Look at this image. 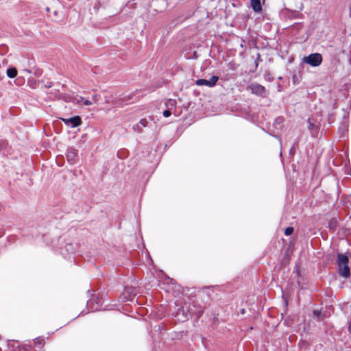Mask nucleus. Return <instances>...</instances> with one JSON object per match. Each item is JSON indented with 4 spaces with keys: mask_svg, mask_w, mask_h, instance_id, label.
Masks as SVG:
<instances>
[{
    "mask_svg": "<svg viewBox=\"0 0 351 351\" xmlns=\"http://www.w3.org/2000/svg\"><path fill=\"white\" fill-rule=\"evenodd\" d=\"M62 121L65 124L70 125L72 128L77 127L82 123V119L79 116H74L69 119H62Z\"/></svg>",
    "mask_w": 351,
    "mask_h": 351,
    "instance_id": "nucleus-7",
    "label": "nucleus"
},
{
    "mask_svg": "<svg viewBox=\"0 0 351 351\" xmlns=\"http://www.w3.org/2000/svg\"><path fill=\"white\" fill-rule=\"evenodd\" d=\"M204 311V307L196 301L184 302V304L178 310L177 315L182 313L183 321L188 320L190 317L195 316L196 319H199Z\"/></svg>",
    "mask_w": 351,
    "mask_h": 351,
    "instance_id": "nucleus-1",
    "label": "nucleus"
},
{
    "mask_svg": "<svg viewBox=\"0 0 351 351\" xmlns=\"http://www.w3.org/2000/svg\"><path fill=\"white\" fill-rule=\"evenodd\" d=\"M314 317L316 318L317 321L320 322L324 319L326 314L320 310H314L313 311Z\"/></svg>",
    "mask_w": 351,
    "mask_h": 351,
    "instance_id": "nucleus-11",
    "label": "nucleus"
},
{
    "mask_svg": "<svg viewBox=\"0 0 351 351\" xmlns=\"http://www.w3.org/2000/svg\"><path fill=\"white\" fill-rule=\"evenodd\" d=\"M219 80V77L216 75H213L210 80L205 79H199L195 82V84L197 86H206L208 87H214L217 81Z\"/></svg>",
    "mask_w": 351,
    "mask_h": 351,
    "instance_id": "nucleus-5",
    "label": "nucleus"
},
{
    "mask_svg": "<svg viewBox=\"0 0 351 351\" xmlns=\"http://www.w3.org/2000/svg\"><path fill=\"white\" fill-rule=\"evenodd\" d=\"M338 227V220L336 217L332 218L328 222V228L330 231L335 232Z\"/></svg>",
    "mask_w": 351,
    "mask_h": 351,
    "instance_id": "nucleus-10",
    "label": "nucleus"
},
{
    "mask_svg": "<svg viewBox=\"0 0 351 351\" xmlns=\"http://www.w3.org/2000/svg\"><path fill=\"white\" fill-rule=\"evenodd\" d=\"M60 98L62 99L66 102H70L72 101V97L66 94H61Z\"/></svg>",
    "mask_w": 351,
    "mask_h": 351,
    "instance_id": "nucleus-17",
    "label": "nucleus"
},
{
    "mask_svg": "<svg viewBox=\"0 0 351 351\" xmlns=\"http://www.w3.org/2000/svg\"><path fill=\"white\" fill-rule=\"evenodd\" d=\"M51 82H50V84L48 86V87H51Z\"/></svg>",
    "mask_w": 351,
    "mask_h": 351,
    "instance_id": "nucleus-33",
    "label": "nucleus"
},
{
    "mask_svg": "<svg viewBox=\"0 0 351 351\" xmlns=\"http://www.w3.org/2000/svg\"><path fill=\"white\" fill-rule=\"evenodd\" d=\"M282 120H283V118H282V117H278V118L276 119V121H280V122H281V121H282Z\"/></svg>",
    "mask_w": 351,
    "mask_h": 351,
    "instance_id": "nucleus-30",
    "label": "nucleus"
},
{
    "mask_svg": "<svg viewBox=\"0 0 351 351\" xmlns=\"http://www.w3.org/2000/svg\"><path fill=\"white\" fill-rule=\"evenodd\" d=\"M99 96L97 95H95L93 96V100L94 101V102H97L98 100H99Z\"/></svg>",
    "mask_w": 351,
    "mask_h": 351,
    "instance_id": "nucleus-26",
    "label": "nucleus"
},
{
    "mask_svg": "<svg viewBox=\"0 0 351 351\" xmlns=\"http://www.w3.org/2000/svg\"><path fill=\"white\" fill-rule=\"evenodd\" d=\"M66 159L68 162L73 165L78 160V151L74 148H69L66 154Z\"/></svg>",
    "mask_w": 351,
    "mask_h": 351,
    "instance_id": "nucleus-6",
    "label": "nucleus"
},
{
    "mask_svg": "<svg viewBox=\"0 0 351 351\" xmlns=\"http://www.w3.org/2000/svg\"><path fill=\"white\" fill-rule=\"evenodd\" d=\"M265 76H267V80L269 82L274 81V77L271 76V74L268 72L266 73Z\"/></svg>",
    "mask_w": 351,
    "mask_h": 351,
    "instance_id": "nucleus-25",
    "label": "nucleus"
},
{
    "mask_svg": "<svg viewBox=\"0 0 351 351\" xmlns=\"http://www.w3.org/2000/svg\"><path fill=\"white\" fill-rule=\"evenodd\" d=\"M131 99L130 97H123V99H119V100H117L116 102H115V104L119 106V105H121V101H129L130 99Z\"/></svg>",
    "mask_w": 351,
    "mask_h": 351,
    "instance_id": "nucleus-21",
    "label": "nucleus"
},
{
    "mask_svg": "<svg viewBox=\"0 0 351 351\" xmlns=\"http://www.w3.org/2000/svg\"><path fill=\"white\" fill-rule=\"evenodd\" d=\"M247 90H250L252 94L261 97H266L268 95V91L261 84L256 82H253L247 86Z\"/></svg>",
    "mask_w": 351,
    "mask_h": 351,
    "instance_id": "nucleus-3",
    "label": "nucleus"
},
{
    "mask_svg": "<svg viewBox=\"0 0 351 351\" xmlns=\"http://www.w3.org/2000/svg\"><path fill=\"white\" fill-rule=\"evenodd\" d=\"M34 343L36 345L43 346L45 343V339L43 337H36L34 340Z\"/></svg>",
    "mask_w": 351,
    "mask_h": 351,
    "instance_id": "nucleus-16",
    "label": "nucleus"
},
{
    "mask_svg": "<svg viewBox=\"0 0 351 351\" xmlns=\"http://www.w3.org/2000/svg\"><path fill=\"white\" fill-rule=\"evenodd\" d=\"M348 257L346 254H337V265L339 269L340 276L347 278L350 276V267L348 265Z\"/></svg>",
    "mask_w": 351,
    "mask_h": 351,
    "instance_id": "nucleus-2",
    "label": "nucleus"
},
{
    "mask_svg": "<svg viewBox=\"0 0 351 351\" xmlns=\"http://www.w3.org/2000/svg\"><path fill=\"white\" fill-rule=\"evenodd\" d=\"M322 62V56L319 53H311L303 58V62L311 65V66H317Z\"/></svg>",
    "mask_w": 351,
    "mask_h": 351,
    "instance_id": "nucleus-4",
    "label": "nucleus"
},
{
    "mask_svg": "<svg viewBox=\"0 0 351 351\" xmlns=\"http://www.w3.org/2000/svg\"><path fill=\"white\" fill-rule=\"evenodd\" d=\"M6 73L10 78H14L17 75V70L15 67H10L7 69Z\"/></svg>",
    "mask_w": 351,
    "mask_h": 351,
    "instance_id": "nucleus-12",
    "label": "nucleus"
},
{
    "mask_svg": "<svg viewBox=\"0 0 351 351\" xmlns=\"http://www.w3.org/2000/svg\"><path fill=\"white\" fill-rule=\"evenodd\" d=\"M132 129L134 132L138 133H141L143 132L142 127L139 123L134 124L132 127Z\"/></svg>",
    "mask_w": 351,
    "mask_h": 351,
    "instance_id": "nucleus-18",
    "label": "nucleus"
},
{
    "mask_svg": "<svg viewBox=\"0 0 351 351\" xmlns=\"http://www.w3.org/2000/svg\"><path fill=\"white\" fill-rule=\"evenodd\" d=\"M31 346L26 345H19L14 348V351H30Z\"/></svg>",
    "mask_w": 351,
    "mask_h": 351,
    "instance_id": "nucleus-14",
    "label": "nucleus"
},
{
    "mask_svg": "<svg viewBox=\"0 0 351 351\" xmlns=\"http://www.w3.org/2000/svg\"><path fill=\"white\" fill-rule=\"evenodd\" d=\"M8 143L6 141L2 140L0 141V149H5L7 150V148H8Z\"/></svg>",
    "mask_w": 351,
    "mask_h": 351,
    "instance_id": "nucleus-20",
    "label": "nucleus"
},
{
    "mask_svg": "<svg viewBox=\"0 0 351 351\" xmlns=\"http://www.w3.org/2000/svg\"><path fill=\"white\" fill-rule=\"evenodd\" d=\"M138 123L141 125V127H147L148 121L146 119H141Z\"/></svg>",
    "mask_w": 351,
    "mask_h": 351,
    "instance_id": "nucleus-22",
    "label": "nucleus"
},
{
    "mask_svg": "<svg viewBox=\"0 0 351 351\" xmlns=\"http://www.w3.org/2000/svg\"><path fill=\"white\" fill-rule=\"evenodd\" d=\"M293 231H294V229L293 227H291V226L287 227L285 230V234L287 236H289L293 234Z\"/></svg>",
    "mask_w": 351,
    "mask_h": 351,
    "instance_id": "nucleus-19",
    "label": "nucleus"
},
{
    "mask_svg": "<svg viewBox=\"0 0 351 351\" xmlns=\"http://www.w3.org/2000/svg\"><path fill=\"white\" fill-rule=\"evenodd\" d=\"M176 105V101L175 99H169L167 100V101L165 103V106L167 108H173L175 107Z\"/></svg>",
    "mask_w": 351,
    "mask_h": 351,
    "instance_id": "nucleus-15",
    "label": "nucleus"
},
{
    "mask_svg": "<svg viewBox=\"0 0 351 351\" xmlns=\"http://www.w3.org/2000/svg\"><path fill=\"white\" fill-rule=\"evenodd\" d=\"M251 7L255 12H261L263 10L261 0H250Z\"/></svg>",
    "mask_w": 351,
    "mask_h": 351,
    "instance_id": "nucleus-9",
    "label": "nucleus"
},
{
    "mask_svg": "<svg viewBox=\"0 0 351 351\" xmlns=\"http://www.w3.org/2000/svg\"><path fill=\"white\" fill-rule=\"evenodd\" d=\"M162 114L165 117H169L171 116V112L169 109H167V110H164Z\"/></svg>",
    "mask_w": 351,
    "mask_h": 351,
    "instance_id": "nucleus-23",
    "label": "nucleus"
},
{
    "mask_svg": "<svg viewBox=\"0 0 351 351\" xmlns=\"http://www.w3.org/2000/svg\"><path fill=\"white\" fill-rule=\"evenodd\" d=\"M84 100V98L82 97H80L79 100H77L78 102L82 101Z\"/></svg>",
    "mask_w": 351,
    "mask_h": 351,
    "instance_id": "nucleus-31",
    "label": "nucleus"
},
{
    "mask_svg": "<svg viewBox=\"0 0 351 351\" xmlns=\"http://www.w3.org/2000/svg\"><path fill=\"white\" fill-rule=\"evenodd\" d=\"M258 67V62L256 61V69Z\"/></svg>",
    "mask_w": 351,
    "mask_h": 351,
    "instance_id": "nucleus-32",
    "label": "nucleus"
},
{
    "mask_svg": "<svg viewBox=\"0 0 351 351\" xmlns=\"http://www.w3.org/2000/svg\"><path fill=\"white\" fill-rule=\"evenodd\" d=\"M84 105H86V106H90V105H91L93 103H92V101H89V100H88V99H85V100L84 101Z\"/></svg>",
    "mask_w": 351,
    "mask_h": 351,
    "instance_id": "nucleus-27",
    "label": "nucleus"
},
{
    "mask_svg": "<svg viewBox=\"0 0 351 351\" xmlns=\"http://www.w3.org/2000/svg\"><path fill=\"white\" fill-rule=\"evenodd\" d=\"M328 121L329 123H332L334 121V115L333 114H330L328 117Z\"/></svg>",
    "mask_w": 351,
    "mask_h": 351,
    "instance_id": "nucleus-24",
    "label": "nucleus"
},
{
    "mask_svg": "<svg viewBox=\"0 0 351 351\" xmlns=\"http://www.w3.org/2000/svg\"><path fill=\"white\" fill-rule=\"evenodd\" d=\"M308 128L310 130L311 134L313 136H317L319 129V124L313 122V120L311 119H308Z\"/></svg>",
    "mask_w": 351,
    "mask_h": 351,
    "instance_id": "nucleus-8",
    "label": "nucleus"
},
{
    "mask_svg": "<svg viewBox=\"0 0 351 351\" xmlns=\"http://www.w3.org/2000/svg\"><path fill=\"white\" fill-rule=\"evenodd\" d=\"M97 304H98V306L96 307V308H95L96 310L98 309L99 306H101V304H102L101 300L98 299V302H97Z\"/></svg>",
    "mask_w": 351,
    "mask_h": 351,
    "instance_id": "nucleus-28",
    "label": "nucleus"
},
{
    "mask_svg": "<svg viewBox=\"0 0 351 351\" xmlns=\"http://www.w3.org/2000/svg\"><path fill=\"white\" fill-rule=\"evenodd\" d=\"M298 143H299V140L298 139L295 140V142L293 143V144L292 145V146L291 147V148L289 149V154L291 156H293L295 155V152H296V147H298Z\"/></svg>",
    "mask_w": 351,
    "mask_h": 351,
    "instance_id": "nucleus-13",
    "label": "nucleus"
},
{
    "mask_svg": "<svg viewBox=\"0 0 351 351\" xmlns=\"http://www.w3.org/2000/svg\"><path fill=\"white\" fill-rule=\"evenodd\" d=\"M4 230L2 228H0V238L4 235Z\"/></svg>",
    "mask_w": 351,
    "mask_h": 351,
    "instance_id": "nucleus-29",
    "label": "nucleus"
}]
</instances>
